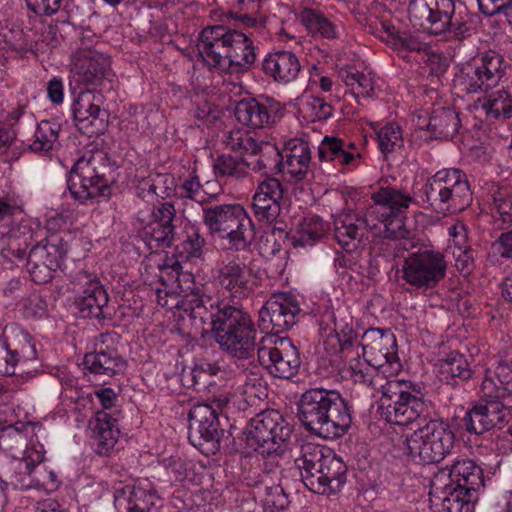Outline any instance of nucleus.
<instances>
[{
  "mask_svg": "<svg viewBox=\"0 0 512 512\" xmlns=\"http://www.w3.org/2000/svg\"><path fill=\"white\" fill-rule=\"evenodd\" d=\"M482 107L490 118H511L512 95L505 90L492 92L485 97Z\"/></svg>",
  "mask_w": 512,
  "mask_h": 512,
  "instance_id": "nucleus-51",
  "label": "nucleus"
},
{
  "mask_svg": "<svg viewBox=\"0 0 512 512\" xmlns=\"http://www.w3.org/2000/svg\"><path fill=\"white\" fill-rule=\"evenodd\" d=\"M197 49L209 67L221 72L247 71L256 60L255 47L250 37L242 31L223 26L204 28Z\"/></svg>",
  "mask_w": 512,
  "mask_h": 512,
  "instance_id": "nucleus-2",
  "label": "nucleus"
},
{
  "mask_svg": "<svg viewBox=\"0 0 512 512\" xmlns=\"http://www.w3.org/2000/svg\"><path fill=\"white\" fill-rule=\"evenodd\" d=\"M262 68L265 75L273 81L286 85L297 79L301 64L294 52L277 50L266 55Z\"/></svg>",
  "mask_w": 512,
  "mask_h": 512,
  "instance_id": "nucleus-28",
  "label": "nucleus"
},
{
  "mask_svg": "<svg viewBox=\"0 0 512 512\" xmlns=\"http://www.w3.org/2000/svg\"><path fill=\"white\" fill-rule=\"evenodd\" d=\"M237 393L250 406L257 405L267 396V387L263 379L254 372L242 374L239 378Z\"/></svg>",
  "mask_w": 512,
  "mask_h": 512,
  "instance_id": "nucleus-45",
  "label": "nucleus"
},
{
  "mask_svg": "<svg viewBox=\"0 0 512 512\" xmlns=\"http://www.w3.org/2000/svg\"><path fill=\"white\" fill-rule=\"evenodd\" d=\"M155 293L160 306L167 309L175 308L183 321H188L196 329L203 328L208 311L199 292L191 291L179 298L175 293H169L166 286H156Z\"/></svg>",
  "mask_w": 512,
  "mask_h": 512,
  "instance_id": "nucleus-19",
  "label": "nucleus"
},
{
  "mask_svg": "<svg viewBox=\"0 0 512 512\" xmlns=\"http://www.w3.org/2000/svg\"><path fill=\"white\" fill-rule=\"evenodd\" d=\"M262 0H237V5L229 12V15L245 28H260L264 19L259 11Z\"/></svg>",
  "mask_w": 512,
  "mask_h": 512,
  "instance_id": "nucleus-48",
  "label": "nucleus"
},
{
  "mask_svg": "<svg viewBox=\"0 0 512 512\" xmlns=\"http://www.w3.org/2000/svg\"><path fill=\"white\" fill-rule=\"evenodd\" d=\"M338 76L355 96L367 98L374 96L377 80L372 71L368 69L360 71L355 67L345 66L339 69Z\"/></svg>",
  "mask_w": 512,
  "mask_h": 512,
  "instance_id": "nucleus-39",
  "label": "nucleus"
},
{
  "mask_svg": "<svg viewBox=\"0 0 512 512\" xmlns=\"http://www.w3.org/2000/svg\"><path fill=\"white\" fill-rule=\"evenodd\" d=\"M378 146L383 154L391 153L403 146L402 130L395 123H388L376 130Z\"/></svg>",
  "mask_w": 512,
  "mask_h": 512,
  "instance_id": "nucleus-55",
  "label": "nucleus"
},
{
  "mask_svg": "<svg viewBox=\"0 0 512 512\" xmlns=\"http://www.w3.org/2000/svg\"><path fill=\"white\" fill-rule=\"evenodd\" d=\"M192 373L196 380L203 379L205 376H219L220 378H228L229 376V372L225 369L223 362L206 359L196 363Z\"/></svg>",
  "mask_w": 512,
  "mask_h": 512,
  "instance_id": "nucleus-63",
  "label": "nucleus"
},
{
  "mask_svg": "<svg viewBox=\"0 0 512 512\" xmlns=\"http://www.w3.org/2000/svg\"><path fill=\"white\" fill-rule=\"evenodd\" d=\"M103 95L94 90L81 91L72 104L77 126L87 134L98 135L107 127V113L101 108Z\"/></svg>",
  "mask_w": 512,
  "mask_h": 512,
  "instance_id": "nucleus-18",
  "label": "nucleus"
},
{
  "mask_svg": "<svg viewBox=\"0 0 512 512\" xmlns=\"http://www.w3.org/2000/svg\"><path fill=\"white\" fill-rule=\"evenodd\" d=\"M263 507L265 512H288L289 499L280 485L264 483Z\"/></svg>",
  "mask_w": 512,
  "mask_h": 512,
  "instance_id": "nucleus-56",
  "label": "nucleus"
},
{
  "mask_svg": "<svg viewBox=\"0 0 512 512\" xmlns=\"http://www.w3.org/2000/svg\"><path fill=\"white\" fill-rule=\"evenodd\" d=\"M373 204L367 209L369 225L378 228L376 220L380 216L404 214L413 198L396 187H381L372 194Z\"/></svg>",
  "mask_w": 512,
  "mask_h": 512,
  "instance_id": "nucleus-24",
  "label": "nucleus"
},
{
  "mask_svg": "<svg viewBox=\"0 0 512 512\" xmlns=\"http://www.w3.org/2000/svg\"><path fill=\"white\" fill-rule=\"evenodd\" d=\"M298 112L305 121L316 122L330 118L333 115V107L323 98L306 94L299 99Z\"/></svg>",
  "mask_w": 512,
  "mask_h": 512,
  "instance_id": "nucleus-44",
  "label": "nucleus"
},
{
  "mask_svg": "<svg viewBox=\"0 0 512 512\" xmlns=\"http://www.w3.org/2000/svg\"><path fill=\"white\" fill-rule=\"evenodd\" d=\"M397 350L394 334L380 328L367 329L356 345L351 338L342 344V352L349 358L350 378L369 388L384 385L385 380L401 370Z\"/></svg>",
  "mask_w": 512,
  "mask_h": 512,
  "instance_id": "nucleus-1",
  "label": "nucleus"
},
{
  "mask_svg": "<svg viewBox=\"0 0 512 512\" xmlns=\"http://www.w3.org/2000/svg\"><path fill=\"white\" fill-rule=\"evenodd\" d=\"M298 417L314 435L323 439L343 436L352 423L347 402L336 390L311 388L298 402Z\"/></svg>",
  "mask_w": 512,
  "mask_h": 512,
  "instance_id": "nucleus-3",
  "label": "nucleus"
},
{
  "mask_svg": "<svg viewBox=\"0 0 512 512\" xmlns=\"http://www.w3.org/2000/svg\"><path fill=\"white\" fill-rule=\"evenodd\" d=\"M90 427L97 453L109 454L115 447L120 433L116 420L105 411H97L94 419L90 421Z\"/></svg>",
  "mask_w": 512,
  "mask_h": 512,
  "instance_id": "nucleus-35",
  "label": "nucleus"
},
{
  "mask_svg": "<svg viewBox=\"0 0 512 512\" xmlns=\"http://www.w3.org/2000/svg\"><path fill=\"white\" fill-rule=\"evenodd\" d=\"M449 249L451 252L468 251L471 249L468 241V233L466 226L457 221L448 227Z\"/></svg>",
  "mask_w": 512,
  "mask_h": 512,
  "instance_id": "nucleus-62",
  "label": "nucleus"
},
{
  "mask_svg": "<svg viewBox=\"0 0 512 512\" xmlns=\"http://www.w3.org/2000/svg\"><path fill=\"white\" fill-rule=\"evenodd\" d=\"M300 20L312 33H319L326 38H335L338 35L337 26L316 10L304 9Z\"/></svg>",
  "mask_w": 512,
  "mask_h": 512,
  "instance_id": "nucleus-53",
  "label": "nucleus"
},
{
  "mask_svg": "<svg viewBox=\"0 0 512 512\" xmlns=\"http://www.w3.org/2000/svg\"><path fill=\"white\" fill-rule=\"evenodd\" d=\"M291 428L285 423L279 411L270 409L258 413L247 428V439L251 446L263 454L277 452L289 439Z\"/></svg>",
  "mask_w": 512,
  "mask_h": 512,
  "instance_id": "nucleus-12",
  "label": "nucleus"
},
{
  "mask_svg": "<svg viewBox=\"0 0 512 512\" xmlns=\"http://www.w3.org/2000/svg\"><path fill=\"white\" fill-rule=\"evenodd\" d=\"M492 211L494 217L499 216L502 225L512 223V191L510 189L499 188L493 193Z\"/></svg>",
  "mask_w": 512,
  "mask_h": 512,
  "instance_id": "nucleus-57",
  "label": "nucleus"
},
{
  "mask_svg": "<svg viewBox=\"0 0 512 512\" xmlns=\"http://www.w3.org/2000/svg\"><path fill=\"white\" fill-rule=\"evenodd\" d=\"M217 176L241 179L248 173V164L231 155L219 156L213 164Z\"/></svg>",
  "mask_w": 512,
  "mask_h": 512,
  "instance_id": "nucleus-54",
  "label": "nucleus"
},
{
  "mask_svg": "<svg viewBox=\"0 0 512 512\" xmlns=\"http://www.w3.org/2000/svg\"><path fill=\"white\" fill-rule=\"evenodd\" d=\"M380 391L382 397L390 401L386 406L385 418L395 425H409L418 419L426 421L429 404L423 399V394L412 382L388 379L382 386L370 387Z\"/></svg>",
  "mask_w": 512,
  "mask_h": 512,
  "instance_id": "nucleus-8",
  "label": "nucleus"
},
{
  "mask_svg": "<svg viewBox=\"0 0 512 512\" xmlns=\"http://www.w3.org/2000/svg\"><path fill=\"white\" fill-rule=\"evenodd\" d=\"M460 120L451 109H439L432 115L430 138H452L458 131Z\"/></svg>",
  "mask_w": 512,
  "mask_h": 512,
  "instance_id": "nucleus-49",
  "label": "nucleus"
},
{
  "mask_svg": "<svg viewBox=\"0 0 512 512\" xmlns=\"http://www.w3.org/2000/svg\"><path fill=\"white\" fill-rule=\"evenodd\" d=\"M30 234L27 226L15 225L7 232L0 231V254L5 261L13 262L14 258L22 259L27 246V240Z\"/></svg>",
  "mask_w": 512,
  "mask_h": 512,
  "instance_id": "nucleus-41",
  "label": "nucleus"
},
{
  "mask_svg": "<svg viewBox=\"0 0 512 512\" xmlns=\"http://www.w3.org/2000/svg\"><path fill=\"white\" fill-rule=\"evenodd\" d=\"M159 501L158 495L148 482L127 485L116 496V502L124 506L127 512H150Z\"/></svg>",
  "mask_w": 512,
  "mask_h": 512,
  "instance_id": "nucleus-33",
  "label": "nucleus"
},
{
  "mask_svg": "<svg viewBox=\"0 0 512 512\" xmlns=\"http://www.w3.org/2000/svg\"><path fill=\"white\" fill-rule=\"evenodd\" d=\"M318 153L320 160L343 166H356L360 157V152L352 142L329 136L324 137L320 143Z\"/></svg>",
  "mask_w": 512,
  "mask_h": 512,
  "instance_id": "nucleus-36",
  "label": "nucleus"
},
{
  "mask_svg": "<svg viewBox=\"0 0 512 512\" xmlns=\"http://www.w3.org/2000/svg\"><path fill=\"white\" fill-rule=\"evenodd\" d=\"M452 0H411L409 18L415 26H419L433 34V26L440 17L446 20Z\"/></svg>",
  "mask_w": 512,
  "mask_h": 512,
  "instance_id": "nucleus-32",
  "label": "nucleus"
},
{
  "mask_svg": "<svg viewBox=\"0 0 512 512\" xmlns=\"http://www.w3.org/2000/svg\"><path fill=\"white\" fill-rule=\"evenodd\" d=\"M175 208L169 203H163L152 210L147 219H141L142 237L150 249L157 250L160 247H169L174 240Z\"/></svg>",
  "mask_w": 512,
  "mask_h": 512,
  "instance_id": "nucleus-21",
  "label": "nucleus"
},
{
  "mask_svg": "<svg viewBox=\"0 0 512 512\" xmlns=\"http://www.w3.org/2000/svg\"><path fill=\"white\" fill-rule=\"evenodd\" d=\"M486 88L498 85L506 73L507 63L503 56L495 51H487L473 59Z\"/></svg>",
  "mask_w": 512,
  "mask_h": 512,
  "instance_id": "nucleus-40",
  "label": "nucleus"
},
{
  "mask_svg": "<svg viewBox=\"0 0 512 512\" xmlns=\"http://www.w3.org/2000/svg\"><path fill=\"white\" fill-rule=\"evenodd\" d=\"M434 478H436L438 486L445 482L466 491L468 495H477V492L484 487L482 468L474 460L468 458L455 459L451 466H446L438 471Z\"/></svg>",
  "mask_w": 512,
  "mask_h": 512,
  "instance_id": "nucleus-20",
  "label": "nucleus"
},
{
  "mask_svg": "<svg viewBox=\"0 0 512 512\" xmlns=\"http://www.w3.org/2000/svg\"><path fill=\"white\" fill-rule=\"evenodd\" d=\"M39 443H28L27 429L16 426H7L0 430V449L8 453L13 459L24 456L25 449Z\"/></svg>",
  "mask_w": 512,
  "mask_h": 512,
  "instance_id": "nucleus-43",
  "label": "nucleus"
},
{
  "mask_svg": "<svg viewBox=\"0 0 512 512\" xmlns=\"http://www.w3.org/2000/svg\"><path fill=\"white\" fill-rule=\"evenodd\" d=\"M217 280L230 296L237 299L251 295L256 286L252 269L239 256L228 255L221 261Z\"/></svg>",
  "mask_w": 512,
  "mask_h": 512,
  "instance_id": "nucleus-17",
  "label": "nucleus"
},
{
  "mask_svg": "<svg viewBox=\"0 0 512 512\" xmlns=\"http://www.w3.org/2000/svg\"><path fill=\"white\" fill-rule=\"evenodd\" d=\"M216 343L237 359H250L256 349V329L251 317L237 307L224 304L211 315Z\"/></svg>",
  "mask_w": 512,
  "mask_h": 512,
  "instance_id": "nucleus-4",
  "label": "nucleus"
},
{
  "mask_svg": "<svg viewBox=\"0 0 512 512\" xmlns=\"http://www.w3.org/2000/svg\"><path fill=\"white\" fill-rule=\"evenodd\" d=\"M299 313L300 306L293 295L276 293L259 311L260 326L264 330L281 333L296 324Z\"/></svg>",
  "mask_w": 512,
  "mask_h": 512,
  "instance_id": "nucleus-16",
  "label": "nucleus"
},
{
  "mask_svg": "<svg viewBox=\"0 0 512 512\" xmlns=\"http://www.w3.org/2000/svg\"><path fill=\"white\" fill-rule=\"evenodd\" d=\"M257 356L260 364L274 377L289 379L300 367L299 353L289 338H277L273 345H261Z\"/></svg>",
  "mask_w": 512,
  "mask_h": 512,
  "instance_id": "nucleus-15",
  "label": "nucleus"
},
{
  "mask_svg": "<svg viewBox=\"0 0 512 512\" xmlns=\"http://www.w3.org/2000/svg\"><path fill=\"white\" fill-rule=\"evenodd\" d=\"M329 226L317 215H307L298 224L292 235L295 246L313 245L328 231Z\"/></svg>",
  "mask_w": 512,
  "mask_h": 512,
  "instance_id": "nucleus-42",
  "label": "nucleus"
},
{
  "mask_svg": "<svg viewBox=\"0 0 512 512\" xmlns=\"http://www.w3.org/2000/svg\"><path fill=\"white\" fill-rule=\"evenodd\" d=\"M481 391L486 399L509 402L508 398L512 394V367L509 364V354L495 366L486 369Z\"/></svg>",
  "mask_w": 512,
  "mask_h": 512,
  "instance_id": "nucleus-27",
  "label": "nucleus"
},
{
  "mask_svg": "<svg viewBox=\"0 0 512 512\" xmlns=\"http://www.w3.org/2000/svg\"><path fill=\"white\" fill-rule=\"evenodd\" d=\"M205 245L204 238L195 229L187 233L186 238L176 246L178 254L183 259L200 258Z\"/></svg>",
  "mask_w": 512,
  "mask_h": 512,
  "instance_id": "nucleus-61",
  "label": "nucleus"
},
{
  "mask_svg": "<svg viewBox=\"0 0 512 512\" xmlns=\"http://www.w3.org/2000/svg\"><path fill=\"white\" fill-rule=\"evenodd\" d=\"M425 201L437 213L461 211L472 202V192L464 172L442 169L424 185Z\"/></svg>",
  "mask_w": 512,
  "mask_h": 512,
  "instance_id": "nucleus-7",
  "label": "nucleus"
},
{
  "mask_svg": "<svg viewBox=\"0 0 512 512\" xmlns=\"http://www.w3.org/2000/svg\"><path fill=\"white\" fill-rule=\"evenodd\" d=\"M311 150L307 142L300 139L290 140L282 154V172L291 181H301L309 171Z\"/></svg>",
  "mask_w": 512,
  "mask_h": 512,
  "instance_id": "nucleus-31",
  "label": "nucleus"
},
{
  "mask_svg": "<svg viewBox=\"0 0 512 512\" xmlns=\"http://www.w3.org/2000/svg\"><path fill=\"white\" fill-rule=\"evenodd\" d=\"M281 200L253 198L254 215L260 222L272 224L281 212Z\"/></svg>",
  "mask_w": 512,
  "mask_h": 512,
  "instance_id": "nucleus-58",
  "label": "nucleus"
},
{
  "mask_svg": "<svg viewBox=\"0 0 512 512\" xmlns=\"http://www.w3.org/2000/svg\"><path fill=\"white\" fill-rule=\"evenodd\" d=\"M163 254L154 252L148 255L141 264V276L145 284L149 286L160 285L161 266Z\"/></svg>",
  "mask_w": 512,
  "mask_h": 512,
  "instance_id": "nucleus-59",
  "label": "nucleus"
},
{
  "mask_svg": "<svg viewBox=\"0 0 512 512\" xmlns=\"http://www.w3.org/2000/svg\"><path fill=\"white\" fill-rule=\"evenodd\" d=\"M110 166L102 150L85 152L74 164L68 180L72 197L81 204H94L110 195Z\"/></svg>",
  "mask_w": 512,
  "mask_h": 512,
  "instance_id": "nucleus-6",
  "label": "nucleus"
},
{
  "mask_svg": "<svg viewBox=\"0 0 512 512\" xmlns=\"http://www.w3.org/2000/svg\"><path fill=\"white\" fill-rule=\"evenodd\" d=\"M20 347H12L6 342H0V374L15 375L18 364L36 359V348L29 334H22Z\"/></svg>",
  "mask_w": 512,
  "mask_h": 512,
  "instance_id": "nucleus-34",
  "label": "nucleus"
},
{
  "mask_svg": "<svg viewBox=\"0 0 512 512\" xmlns=\"http://www.w3.org/2000/svg\"><path fill=\"white\" fill-rule=\"evenodd\" d=\"M72 285L76 295L75 306L81 317L97 319L106 317L108 294L95 275L79 272L74 276Z\"/></svg>",
  "mask_w": 512,
  "mask_h": 512,
  "instance_id": "nucleus-14",
  "label": "nucleus"
},
{
  "mask_svg": "<svg viewBox=\"0 0 512 512\" xmlns=\"http://www.w3.org/2000/svg\"><path fill=\"white\" fill-rule=\"evenodd\" d=\"M71 69L77 80L85 84L101 85L113 76L109 58L90 48H79L73 53Z\"/></svg>",
  "mask_w": 512,
  "mask_h": 512,
  "instance_id": "nucleus-22",
  "label": "nucleus"
},
{
  "mask_svg": "<svg viewBox=\"0 0 512 512\" xmlns=\"http://www.w3.org/2000/svg\"><path fill=\"white\" fill-rule=\"evenodd\" d=\"M253 198L282 200L283 187L281 182L274 177H266L258 183Z\"/></svg>",
  "mask_w": 512,
  "mask_h": 512,
  "instance_id": "nucleus-64",
  "label": "nucleus"
},
{
  "mask_svg": "<svg viewBox=\"0 0 512 512\" xmlns=\"http://www.w3.org/2000/svg\"><path fill=\"white\" fill-rule=\"evenodd\" d=\"M60 126L56 122L41 121L35 130L34 139L29 145L33 152L42 153L51 150L59 136Z\"/></svg>",
  "mask_w": 512,
  "mask_h": 512,
  "instance_id": "nucleus-52",
  "label": "nucleus"
},
{
  "mask_svg": "<svg viewBox=\"0 0 512 512\" xmlns=\"http://www.w3.org/2000/svg\"><path fill=\"white\" fill-rule=\"evenodd\" d=\"M228 403L226 399H215L211 404L201 403L189 412V439L194 446L211 444L216 448L219 443L220 430L218 411Z\"/></svg>",
  "mask_w": 512,
  "mask_h": 512,
  "instance_id": "nucleus-13",
  "label": "nucleus"
},
{
  "mask_svg": "<svg viewBox=\"0 0 512 512\" xmlns=\"http://www.w3.org/2000/svg\"><path fill=\"white\" fill-rule=\"evenodd\" d=\"M234 114L239 123L252 129L265 128L274 122V113L271 107L256 99L239 101Z\"/></svg>",
  "mask_w": 512,
  "mask_h": 512,
  "instance_id": "nucleus-37",
  "label": "nucleus"
},
{
  "mask_svg": "<svg viewBox=\"0 0 512 512\" xmlns=\"http://www.w3.org/2000/svg\"><path fill=\"white\" fill-rule=\"evenodd\" d=\"M44 447L37 443L29 449H25L24 456L13 459L14 472L11 476V484L20 489H29L40 484L36 467L44 461Z\"/></svg>",
  "mask_w": 512,
  "mask_h": 512,
  "instance_id": "nucleus-29",
  "label": "nucleus"
},
{
  "mask_svg": "<svg viewBox=\"0 0 512 512\" xmlns=\"http://www.w3.org/2000/svg\"><path fill=\"white\" fill-rule=\"evenodd\" d=\"M83 365L94 376L112 377L126 369L125 360L114 350L88 353L84 357Z\"/></svg>",
  "mask_w": 512,
  "mask_h": 512,
  "instance_id": "nucleus-38",
  "label": "nucleus"
},
{
  "mask_svg": "<svg viewBox=\"0 0 512 512\" xmlns=\"http://www.w3.org/2000/svg\"><path fill=\"white\" fill-rule=\"evenodd\" d=\"M430 506L434 512H471L477 495L466 494V491L455 488L445 482L436 483L433 477L429 493Z\"/></svg>",
  "mask_w": 512,
  "mask_h": 512,
  "instance_id": "nucleus-25",
  "label": "nucleus"
},
{
  "mask_svg": "<svg viewBox=\"0 0 512 512\" xmlns=\"http://www.w3.org/2000/svg\"><path fill=\"white\" fill-rule=\"evenodd\" d=\"M439 373L446 381L456 377L467 380L471 376V369L464 355L453 351L439 360Z\"/></svg>",
  "mask_w": 512,
  "mask_h": 512,
  "instance_id": "nucleus-50",
  "label": "nucleus"
},
{
  "mask_svg": "<svg viewBox=\"0 0 512 512\" xmlns=\"http://www.w3.org/2000/svg\"><path fill=\"white\" fill-rule=\"evenodd\" d=\"M450 10L446 20L440 17L433 26L434 35H445L448 38L463 39L470 36L477 29L478 17L467 11L465 7L455 6L451 1Z\"/></svg>",
  "mask_w": 512,
  "mask_h": 512,
  "instance_id": "nucleus-26",
  "label": "nucleus"
},
{
  "mask_svg": "<svg viewBox=\"0 0 512 512\" xmlns=\"http://www.w3.org/2000/svg\"><path fill=\"white\" fill-rule=\"evenodd\" d=\"M368 220V211L363 218L354 214L339 215L334 221V237L341 248L347 252L358 249L364 233L371 230Z\"/></svg>",
  "mask_w": 512,
  "mask_h": 512,
  "instance_id": "nucleus-30",
  "label": "nucleus"
},
{
  "mask_svg": "<svg viewBox=\"0 0 512 512\" xmlns=\"http://www.w3.org/2000/svg\"><path fill=\"white\" fill-rule=\"evenodd\" d=\"M453 86L459 92L479 93L488 90L474 61L465 64L453 79Z\"/></svg>",
  "mask_w": 512,
  "mask_h": 512,
  "instance_id": "nucleus-47",
  "label": "nucleus"
},
{
  "mask_svg": "<svg viewBox=\"0 0 512 512\" xmlns=\"http://www.w3.org/2000/svg\"><path fill=\"white\" fill-rule=\"evenodd\" d=\"M203 221L211 233L227 240L230 249L244 250L253 240L252 220L240 204L203 208Z\"/></svg>",
  "mask_w": 512,
  "mask_h": 512,
  "instance_id": "nucleus-10",
  "label": "nucleus"
},
{
  "mask_svg": "<svg viewBox=\"0 0 512 512\" xmlns=\"http://www.w3.org/2000/svg\"><path fill=\"white\" fill-rule=\"evenodd\" d=\"M510 402L486 399L470 409L463 418L466 430L482 434L506 421Z\"/></svg>",
  "mask_w": 512,
  "mask_h": 512,
  "instance_id": "nucleus-23",
  "label": "nucleus"
},
{
  "mask_svg": "<svg viewBox=\"0 0 512 512\" xmlns=\"http://www.w3.org/2000/svg\"><path fill=\"white\" fill-rule=\"evenodd\" d=\"M448 263L445 255L433 246H421L400 263L398 277L418 290L435 288L445 277Z\"/></svg>",
  "mask_w": 512,
  "mask_h": 512,
  "instance_id": "nucleus-11",
  "label": "nucleus"
},
{
  "mask_svg": "<svg viewBox=\"0 0 512 512\" xmlns=\"http://www.w3.org/2000/svg\"><path fill=\"white\" fill-rule=\"evenodd\" d=\"M61 258L62 254L56 249L55 245L47 244L34 246L30 250L27 259L36 263L42 262L43 265L56 270Z\"/></svg>",
  "mask_w": 512,
  "mask_h": 512,
  "instance_id": "nucleus-60",
  "label": "nucleus"
},
{
  "mask_svg": "<svg viewBox=\"0 0 512 512\" xmlns=\"http://www.w3.org/2000/svg\"><path fill=\"white\" fill-rule=\"evenodd\" d=\"M304 485L317 494L338 491L345 483L346 465L331 451L312 443L301 446V455L295 459Z\"/></svg>",
  "mask_w": 512,
  "mask_h": 512,
  "instance_id": "nucleus-5",
  "label": "nucleus"
},
{
  "mask_svg": "<svg viewBox=\"0 0 512 512\" xmlns=\"http://www.w3.org/2000/svg\"><path fill=\"white\" fill-rule=\"evenodd\" d=\"M454 441L450 425L442 419L433 418L407 434L404 445L414 461L430 464L442 461L451 452Z\"/></svg>",
  "mask_w": 512,
  "mask_h": 512,
  "instance_id": "nucleus-9",
  "label": "nucleus"
},
{
  "mask_svg": "<svg viewBox=\"0 0 512 512\" xmlns=\"http://www.w3.org/2000/svg\"><path fill=\"white\" fill-rule=\"evenodd\" d=\"M378 228H371L375 235L391 240H404L410 237V230L406 227L403 214L380 216L376 220Z\"/></svg>",
  "mask_w": 512,
  "mask_h": 512,
  "instance_id": "nucleus-46",
  "label": "nucleus"
}]
</instances>
